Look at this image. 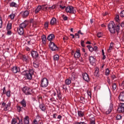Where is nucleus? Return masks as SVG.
Instances as JSON below:
<instances>
[{"label":"nucleus","mask_w":124,"mask_h":124,"mask_svg":"<svg viewBox=\"0 0 124 124\" xmlns=\"http://www.w3.org/2000/svg\"><path fill=\"white\" fill-rule=\"evenodd\" d=\"M108 29L110 33H116L117 32V34L120 32V26L115 25V23L113 21L110 22L108 25Z\"/></svg>","instance_id":"f257e3e1"},{"label":"nucleus","mask_w":124,"mask_h":124,"mask_svg":"<svg viewBox=\"0 0 124 124\" xmlns=\"http://www.w3.org/2000/svg\"><path fill=\"white\" fill-rule=\"evenodd\" d=\"M28 25H29V22L27 20L24 21L19 25V26L17 28V32L20 35L24 34V29L26 28Z\"/></svg>","instance_id":"f03ea898"},{"label":"nucleus","mask_w":124,"mask_h":124,"mask_svg":"<svg viewBox=\"0 0 124 124\" xmlns=\"http://www.w3.org/2000/svg\"><path fill=\"white\" fill-rule=\"evenodd\" d=\"M34 71L32 69H29V70H25L22 72V75H23L26 79L28 80H31L32 79V75Z\"/></svg>","instance_id":"7ed1b4c3"},{"label":"nucleus","mask_w":124,"mask_h":124,"mask_svg":"<svg viewBox=\"0 0 124 124\" xmlns=\"http://www.w3.org/2000/svg\"><path fill=\"white\" fill-rule=\"evenodd\" d=\"M22 92L26 95H30L32 94V90L30 87L25 86L23 88Z\"/></svg>","instance_id":"20e7f679"},{"label":"nucleus","mask_w":124,"mask_h":124,"mask_svg":"<svg viewBox=\"0 0 124 124\" xmlns=\"http://www.w3.org/2000/svg\"><path fill=\"white\" fill-rule=\"evenodd\" d=\"M48 85H49V81H48V79L46 78H45L42 79L40 85L41 88H47Z\"/></svg>","instance_id":"39448f33"},{"label":"nucleus","mask_w":124,"mask_h":124,"mask_svg":"<svg viewBox=\"0 0 124 124\" xmlns=\"http://www.w3.org/2000/svg\"><path fill=\"white\" fill-rule=\"evenodd\" d=\"M65 11L67 13H71V14H75L76 10L74 9V7L72 6H68L65 8Z\"/></svg>","instance_id":"423d86ee"},{"label":"nucleus","mask_w":124,"mask_h":124,"mask_svg":"<svg viewBox=\"0 0 124 124\" xmlns=\"http://www.w3.org/2000/svg\"><path fill=\"white\" fill-rule=\"evenodd\" d=\"M49 46L50 50H51L52 51H57V50H58V46H56V44H55V43L52 42H50L49 43Z\"/></svg>","instance_id":"0eeeda50"},{"label":"nucleus","mask_w":124,"mask_h":124,"mask_svg":"<svg viewBox=\"0 0 124 124\" xmlns=\"http://www.w3.org/2000/svg\"><path fill=\"white\" fill-rule=\"evenodd\" d=\"M82 78L84 80V81H86V82H90V76L87 73H84L82 74Z\"/></svg>","instance_id":"6e6552de"},{"label":"nucleus","mask_w":124,"mask_h":124,"mask_svg":"<svg viewBox=\"0 0 124 124\" xmlns=\"http://www.w3.org/2000/svg\"><path fill=\"white\" fill-rule=\"evenodd\" d=\"M29 15L30 11L28 10L22 11L20 13V15L22 17V18H27V17H28Z\"/></svg>","instance_id":"1a4fd4ad"},{"label":"nucleus","mask_w":124,"mask_h":124,"mask_svg":"<svg viewBox=\"0 0 124 124\" xmlns=\"http://www.w3.org/2000/svg\"><path fill=\"white\" fill-rule=\"evenodd\" d=\"M2 106H5L4 108V111H7V110L9 109V108L10 107V106H11V102H9L7 105L6 104H5V103H3L2 104Z\"/></svg>","instance_id":"9d476101"},{"label":"nucleus","mask_w":124,"mask_h":124,"mask_svg":"<svg viewBox=\"0 0 124 124\" xmlns=\"http://www.w3.org/2000/svg\"><path fill=\"white\" fill-rule=\"evenodd\" d=\"M113 104L111 103L109 105L108 109L106 111V114H107V115H109V114H110V113L112 112V110H113Z\"/></svg>","instance_id":"9b49d317"},{"label":"nucleus","mask_w":124,"mask_h":124,"mask_svg":"<svg viewBox=\"0 0 124 124\" xmlns=\"http://www.w3.org/2000/svg\"><path fill=\"white\" fill-rule=\"evenodd\" d=\"M89 61L92 65H93L94 63H95V62H96L95 58L93 56H90L89 57Z\"/></svg>","instance_id":"f8f14e48"},{"label":"nucleus","mask_w":124,"mask_h":124,"mask_svg":"<svg viewBox=\"0 0 124 124\" xmlns=\"http://www.w3.org/2000/svg\"><path fill=\"white\" fill-rule=\"evenodd\" d=\"M118 98L120 101H124V91L120 93Z\"/></svg>","instance_id":"ddd939ff"},{"label":"nucleus","mask_w":124,"mask_h":124,"mask_svg":"<svg viewBox=\"0 0 124 124\" xmlns=\"http://www.w3.org/2000/svg\"><path fill=\"white\" fill-rule=\"evenodd\" d=\"M12 71L13 73H17L18 72H20V68L17 66H14L12 69Z\"/></svg>","instance_id":"4468645a"},{"label":"nucleus","mask_w":124,"mask_h":124,"mask_svg":"<svg viewBox=\"0 0 124 124\" xmlns=\"http://www.w3.org/2000/svg\"><path fill=\"white\" fill-rule=\"evenodd\" d=\"M80 57H81V53H80V50L78 49L74 53V57L75 59H78Z\"/></svg>","instance_id":"2eb2a0df"},{"label":"nucleus","mask_w":124,"mask_h":124,"mask_svg":"<svg viewBox=\"0 0 124 124\" xmlns=\"http://www.w3.org/2000/svg\"><path fill=\"white\" fill-rule=\"evenodd\" d=\"M31 55L32 58H35V59H36V58H38V53L37 51H32L31 52Z\"/></svg>","instance_id":"dca6fc26"},{"label":"nucleus","mask_w":124,"mask_h":124,"mask_svg":"<svg viewBox=\"0 0 124 124\" xmlns=\"http://www.w3.org/2000/svg\"><path fill=\"white\" fill-rule=\"evenodd\" d=\"M50 24L51 26L57 25V19L55 17H53L50 20Z\"/></svg>","instance_id":"f3484780"},{"label":"nucleus","mask_w":124,"mask_h":124,"mask_svg":"<svg viewBox=\"0 0 124 124\" xmlns=\"http://www.w3.org/2000/svg\"><path fill=\"white\" fill-rule=\"evenodd\" d=\"M94 75V76H96V77H98L99 76V68L96 67L95 68Z\"/></svg>","instance_id":"a211bd4d"},{"label":"nucleus","mask_w":124,"mask_h":124,"mask_svg":"<svg viewBox=\"0 0 124 124\" xmlns=\"http://www.w3.org/2000/svg\"><path fill=\"white\" fill-rule=\"evenodd\" d=\"M55 38V35L54 34H50L47 36V40L52 41Z\"/></svg>","instance_id":"6ab92c4d"},{"label":"nucleus","mask_w":124,"mask_h":124,"mask_svg":"<svg viewBox=\"0 0 124 124\" xmlns=\"http://www.w3.org/2000/svg\"><path fill=\"white\" fill-rule=\"evenodd\" d=\"M24 124H30V118L29 116H26L24 119Z\"/></svg>","instance_id":"aec40b11"},{"label":"nucleus","mask_w":124,"mask_h":124,"mask_svg":"<svg viewBox=\"0 0 124 124\" xmlns=\"http://www.w3.org/2000/svg\"><path fill=\"white\" fill-rule=\"evenodd\" d=\"M39 108L42 111H43V112H45L46 110V107H45V105H44V104H40Z\"/></svg>","instance_id":"412c9836"},{"label":"nucleus","mask_w":124,"mask_h":124,"mask_svg":"<svg viewBox=\"0 0 124 124\" xmlns=\"http://www.w3.org/2000/svg\"><path fill=\"white\" fill-rule=\"evenodd\" d=\"M42 41L43 44H44V45H45V44H46V41H47V39H46V36H45V35H43L42 36Z\"/></svg>","instance_id":"4be33fe9"},{"label":"nucleus","mask_w":124,"mask_h":124,"mask_svg":"<svg viewBox=\"0 0 124 124\" xmlns=\"http://www.w3.org/2000/svg\"><path fill=\"white\" fill-rule=\"evenodd\" d=\"M20 104L23 106V107H26L27 106V102H26V100L23 99L21 102Z\"/></svg>","instance_id":"5701e85b"},{"label":"nucleus","mask_w":124,"mask_h":124,"mask_svg":"<svg viewBox=\"0 0 124 124\" xmlns=\"http://www.w3.org/2000/svg\"><path fill=\"white\" fill-rule=\"evenodd\" d=\"M10 7H17L18 4L16 3L15 2H12L10 3Z\"/></svg>","instance_id":"b1692460"},{"label":"nucleus","mask_w":124,"mask_h":124,"mask_svg":"<svg viewBox=\"0 0 124 124\" xmlns=\"http://www.w3.org/2000/svg\"><path fill=\"white\" fill-rule=\"evenodd\" d=\"M33 66L35 68H38L39 67V63L37 62V61H34L33 63Z\"/></svg>","instance_id":"393cba45"},{"label":"nucleus","mask_w":124,"mask_h":124,"mask_svg":"<svg viewBox=\"0 0 124 124\" xmlns=\"http://www.w3.org/2000/svg\"><path fill=\"white\" fill-rule=\"evenodd\" d=\"M78 117H84V112L81 110L78 111Z\"/></svg>","instance_id":"a878e982"},{"label":"nucleus","mask_w":124,"mask_h":124,"mask_svg":"<svg viewBox=\"0 0 124 124\" xmlns=\"http://www.w3.org/2000/svg\"><path fill=\"white\" fill-rule=\"evenodd\" d=\"M65 83L66 85H70L71 84V79H69V78H67L65 80Z\"/></svg>","instance_id":"bb28decb"},{"label":"nucleus","mask_w":124,"mask_h":124,"mask_svg":"<svg viewBox=\"0 0 124 124\" xmlns=\"http://www.w3.org/2000/svg\"><path fill=\"white\" fill-rule=\"evenodd\" d=\"M42 8V7H41V6H38L36 9L35 13L36 14L38 13V12H39V11L41 10Z\"/></svg>","instance_id":"cd10ccee"},{"label":"nucleus","mask_w":124,"mask_h":124,"mask_svg":"<svg viewBox=\"0 0 124 124\" xmlns=\"http://www.w3.org/2000/svg\"><path fill=\"white\" fill-rule=\"evenodd\" d=\"M6 29H7V30H8L9 31V30H11V29H12V24H11L10 23H8L7 24Z\"/></svg>","instance_id":"c85d7f7f"},{"label":"nucleus","mask_w":124,"mask_h":124,"mask_svg":"<svg viewBox=\"0 0 124 124\" xmlns=\"http://www.w3.org/2000/svg\"><path fill=\"white\" fill-rule=\"evenodd\" d=\"M117 111L119 112V113H124V109L123 108L119 107Z\"/></svg>","instance_id":"c756f323"},{"label":"nucleus","mask_w":124,"mask_h":124,"mask_svg":"<svg viewBox=\"0 0 124 124\" xmlns=\"http://www.w3.org/2000/svg\"><path fill=\"white\" fill-rule=\"evenodd\" d=\"M90 124H95V119L94 117L91 118Z\"/></svg>","instance_id":"7c9ffc66"},{"label":"nucleus","mask_w":124,"mask_h":124,"mask_svg":"<svg viewBox=\"0 0 124 124\" xmlns=\"http://www.w3.org/2000/svg\"><path fill=\"white\" fill-rule=\"evenodd\" d=\"M105 75L106 76H108V75H110V70L109 69V68L106 69L105 72Z\"/></svg>","instance_id":"2f4dec72"},{"label":"nucleus","mask_w":124,"mask_h":124,"mask_svg":"<svg viewBox=\"0 0 124 124\" xmlns=\"http://www.w3.org/2000/svg\"><path fill=\"white\" fill-rule=\"evenodd\" d=\"M112 48H113V43H111L109 47V48L108 49V53H110V52H111V51H112Z\"/></svg>","instance_id":"473e14b6"},{"label":"nucleus","mask_w":124,"mask_h":124,"mask_svg":"<svg viewBox=\"0 0 124 124\" xmlns=\"http://www.w3.org/2000/svg\"><path fill=\"white\" fill-rule=\"evenodd\" d=\"M12 124H19V123H17L16 118H13L12 120Z\"/></svg>","instance_id":"72a5a7b5"},{"label":"nucleus","mask_w":124,"mask_h":124,"mask_svg":"<svg viewBox=\"0 0 124 124\" xmlns=\"http://www.w3.org/2000/svg\"><path fill=\"white\" fill-rule=\"evenodd\" d=\"M15 17V15L13 13L11 14L10 15L8 16V18H10L11 20H13Z\"/></svg>","instance_id":"f704fd0d"},{"label":"nucleus","mask_w":124,"mask_h":124,"mask_svg":"<svg viewBox=\"0 0 124 124\" xmlns=\"http://www.w3.org/2000/svg\"><path fill=\"white\" fill-rule=\"evenodd\" d=\"M57 95L59 99H62V94L60 91H57Z\"/></svg>","instance_id":"c9c22d12"},{"label":"nucleus","mask_w":124,"mask_h":124,"mask_svg":"<svg viewBox=\"0 0 124 124\" xmlns=\"http://www.w3.org/2000/svg\"><path fill=\"white\" fill-rule=\"evenodd\" d=\"M72 78H73V79H74L75 80L77 78V75H76V73H72Z\"/></svg>","instance_id":"e433bc0d"},{"label":"nucleus","mask_w":124,"mask_h":124,"mask_svg":"<svg viewBox=\"0 0 124 124\" xmlns=\"http://www.w3.org/2000/svg\"><path fill=\"white\" fill-rule=\"evenodd\" d=\"M54 61H59L60 59V56L58 55H56L53 57Z\"/></svg>","instance_id":"4c0bfd02"},{"label":"nucleus","mask_w":124,"mask_h":124,"mask_svg":"<svg viewBox=\"0 0 124 124\" xmlns=\"http://www.w3.org/2000/svg\"><path fill=\"white\" fill-rule=\"evenodd\" d=\"M87 47L89 49V51H90V52H93V48L92 47V46H87Z\"/></svg>","instance_id":"58836bf2"},{"label":"nucleus","mask_w":124,"mask_h":124,"mask_svg":"<svg viewBox=\"0 0 124 124\" xmlns=\"http://www.w3.org/2000/svg\"><path fill=\"white\" fill-rule=\"evenodd\" d=\"M112 90H113V91H115V90H116V89H117V85L116 84V83H113L112 85Z\"/></svg>","instance_id":"ea45409f"},{"label":"nucleus","mask_w":124,"mask_h":124,"mask_svg":"<svg viewBox=\"0 0 124 124\" xmlns=\"http://www.w3.org/2000/svg\"><path fill=\"white\" fill-rule=\"evenodd\" d=\"M116 119L117 120H122V115H117L116 117Z\"/></svg>","instance_id":"a19ab883"},{"label":"nucleus","mask_w":124,"mask_h":124,"mask_svg":"<svg viewBox=\"0 0 124 124\" xmlns=\"http://www.w3.org/2000/svg\"><path fill=\"white\" fill-rule=\"evenodd\" d=\"M2 28V19L1 18V16H0V29Z\"/></svg>","instance_id":"79ce46f5"},{"label":"nucleus","mask_w":124,"mask_h":124,"mask_svg":"<svg viewBox=\"0 0 124 124\" xmlns=\"http://www.w3.org/2000/svg\"><path fill=\"white\" fill-rule=\"evenodd\" d=\"M97 34V36L99 38H100V37H102V36L103 35L102 33L100 32H98Z\"/></svg>","instance_id":"37998d69"},{"label":"nucleus","mask_w":124,"mask_h":124,"mask_svg":"<svg viewBox=\"0 0 124 124\" xmlns=\"http://www.w3.org/2000/svg\"><path fill=\"white\" fill-rule=\"evenodd\" d=\"M87 94L90 97V98H92V92L87 91Z\"/></svg>","instance_id":"c03bdc74"},{"label":"nucleus","mask_w":124,"mask_h":124,"mask_svg":"<svg viewBox=\"0 0 124 124\" xmlns=\"http://www.w3.org/2000/svg\"><path fill=\"white\" fill-rule=\"evenodd\" d=\"M6 94L8 97H10L11 96V95L10 94V90L8 91L7 92H6Z\"/></svg>","instance_id":"a18cd8bd"},{"label":"nucleus","mask_w":124,"mask_h":124,"mask_svg":"<svg viewBox=\"0 0 124 124\" xmlns=\"http://www.w3.org/2000/svg\"><path fill=\"white\" fill-rule=\"evenodd\" d=\"M80 101L81 103H85V98H84L83 97H80Z\"/></svg>","instance_id":"49530a36"},{"label":"nucleus","mask_w":124,"mask_h":124,"mask_svg":"<svg viewBox=\"0 0 124 124\" xmlns=\"http://www.w3.org/2000/svg\"><path fill=\"white\" fill-rule=\"evenodd\" d=\"M119 107L121 108H123L124 109V103H120L119 104Z\"/></svg>","instance_id":"de8ad7c7"},{"label":"nucleus","mask_w":124,"mask_h":124,"mask_svg":"<svg viewBox=\"0 0 124 124\" xmlns=\"http://www.w3.org/2000/svg\"><path fill=\"white\" fill-rule=\"evenodd\" d=\"M42 10H45L47 9V7H46V5H43L41 6Z\"/></svg>","instance_id":"09e8293b"},{"label":"nucleus","mask_w":124,"mask_h":124,"mask_svg":"<svg viewBox=\"0 0 124 124\" xmlns=\"http://www.w3.org/2000/svg\"><path fill=\"white\" fill-rule=\"evenodd\" d=\"M120 17H124V10H123L120 14Z\"/></svg>","instance_id":"8fccbe9b"},{"label":"nucleus","mask_w":124,"mask_h":124,"mask_svg":"<svg viewBox=\"0 0 124 124\" xmlns=\"http://www.w3.org/2000/svg\"><path fill=\"white\" fill-rule=\"evenodd\" d=\"M22 60L24 62L27 61V56H26L25 55H22Z\"/></svg>","instance_id":"3c124183"},{"label":"nucleus","mask_w":124,"mask_h":124,"mask_svg":"<svg viewBox=\"0 0 124 124\" xmlns=\"http://www.w3.org/2000/svg\"><path fill=\"white\" fill-rule=\"evenodd\" d=\"M44 26L45 27V28H48V26H49V22L46 21V22L45 23Z\"/></svg>","instance_id":"603ef678"},{"label":"nucleus","mask_w":124,"mask_h":124,"mask_svg":"<svg viewBox=\"0 0 124 124\" xmlns=\"http://www.w3.org/2000/svg\"><path fill=\"white\" fill-rule=\"evenodd\" d=\"M115 21L116 22H118V23H119V22H120V19L119 18V15L116 16L115 17Z\"/></svg>","instance_id":"864d4df0"},{"label":"nucleus","mask_w":124,"mask_h":124,"mask_svg":"<svg viewBox=\"0 0 124 124\" xmlns=\"http://www.w3.org/2000/svg\"><path fill=\"white\" fill-rule=\"evenodd\" d=\"M62 89H63V90H65V91H67V88H66V85L63 84L62 85Z\"/></svg>","instance_id":"5fc2aeb1"},{"label":"nucleus","mask_w":124,"mask_h":124,"mask_svg":"<svg viewBox=\"0 0 124 124\" xmlns=\"http://www.w3.org/2000/svg\"><path fill=\"white\" fill-rule=\"evenodd\" d=\"M84 41L81 40L80 42V44H81L82 47H84L85 46V44H84Z\"/></svg>","instance_id":"6e6d98bb"},{"label":"nucleus","mask_w":124,"mask_h":124,"mask_svg":"<svg viewBox=\"0 0 124 124\" xmlns=\"http://www.w3.org/2000/svg\"><path fill=\"white\" fill-rule=\"evenodd\" d=\"M63 41H64V42H65V41L68 40V37L67 36L64 37L63 38Z\"/></svg>","instance_id":"4d7b16f0"},{"label":"nucleus","mask_w":124,"mask_h":124,"mask_svg":"<svg viewBox=\"0 0 124 124\" xmlns=\"http://www.w3.org/2000/svg\"><path fill=\"white\" fill-rule=\"evenodd\" d=\"M32 24H33V27H34V28H36V21H34L33 22H32Z\"/></svg>","instance_id":"13d9d810"},{"label":"nucleus","mask_w":124,"mask_h":124,"mask_svg":"<svg viewBox=\"0 0 124 124\" xmlns=\"http://www.w3.org/2000/svg\"><path fill=\"white\" fill-rule=\"evenodd\" d=\"M75 36L76 38H80V36H79V33H78L75 34Z\"/></svg>","instance_id":"bf43d9fd"},{"label":"nucleus","mask_w":124,"mask_h":124,"mask_svg":"<svg viewBox=\"0 0 124 124\" xmlns=\"http://www.w3.org/2000/svg\"><path fill=\"white\" fill-rule=\"evenodd\" d=\"M12 33V32H11V31H10V30L8 31H7L8 35H11Z\"/></svg>","instance_id":"052dcab7"},{"label":"nucleus","mask_w":124,"mask_h":124,"mask_svg":"<svg viewBox=\"0 0 124 124\" xmlns=\"http://www.w3.org/2000/svg\"><path fill=\"white\" fill-rule=\"evenodd\" d=\"M107 82L109 84V85H111V80L110 79H109L108 78Z\"/></svg>","instance_id":"680f3d73"},{"label":"nucleus","mask_w":124,"mask_h":124,"mask_svg":"<svg viewBox=\"0 0 124 124\" xmlns=\"http://www.w3.org/2000/svg\"><path fill=\"white\" fill-rule=\"evenodd\" d=\"M57 114L56 113H54L53 114V119H57Z\"/></svg>","instance_id":"e2e57ef3"},{"label":"nucleus","mask_w":124,"mask_h":124,"mask_svg":"<svg viewBox=\"0 0 124 124\" xmlns=\"http://www.w3.org/2000/svg\"><path fill=\"white\" fill-rule=\"evenodd\" d=\"M111 78L112 80H114V79H115V78H116V76H115V75H112L111 76Z\"/></svg>","instance_id":"0e129e2a"},{"label":"nucleus","mask_w":124,"mask_h":124,"mask_svg":"<svg viewBox=\"0 0 124 124\" xmlns=\"http://www.w3.org/2000/svg\"><path fill=\"white\" fill-rule=\"evenodd\" d=\"M18 124H23V121L22 119H20V120H19V123H18Z\"/></svg>","instance_id":"69168bd1"},{"label":"nucleus","mask_w":124,"mask_h":124,"mask_svg":"<svg viewBox=\"0 0 124 124\" xmlns=\"http://www.w3.org/2000/svg\"><path fill=\"white\" fill-rule=\"evenodd\" d=\"M33 124H37V121L36 120H34Z\"/></svg>","instance_id":"338daca9"},{"label":"nucleus","mask_w":124,"mask_h":124,"mask_svg":"<svg viewBox=\"0 0 124 124\" xmlns=\"http://www.w3.org/2000/svg\"><path fill=\"white\" fill-rule=\"evenodd\" d=\"M121 26L122 27V28H124V22H122L121 24Z\"/></svg>","instance_id":"774afa93"}]
</instances>
